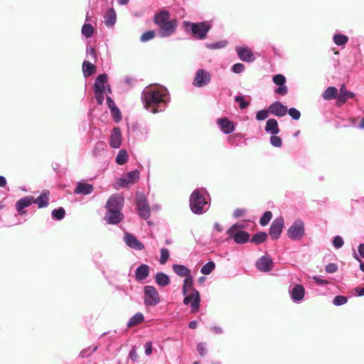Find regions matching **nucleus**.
Returning <instances> with one entry per match:
<instances>
[{
  "label": "nucleus",
  "instance_id": "3",
  "mask_svg": "<svg viewBox=\"0 0 364 364\" xmlns=\"http://www.w3.org/2000/svg\"><path fill=\"white\" fill-rule=\"evenodd\" d=\"M211 27L212 24L207 21L200 22L184 21L183 22V28L185 31L189 33L194 38L198 40L205 39Z\"/></svg>",
  "mask_w": 364,
  "mask_h": 364
},
{
  "label": "nucleus",
  "instance_id": "37",
  "mask_svg": "<svg viewBox=\"0 0 364 364\" xmlns=\"http://www.w3.org/2000/svg\"><path fill=\"white\" fill-rule=\"evenodd\" d=\"M354 95H355L353 92L347 91L343 88H341L340 93L337 98L338 103L343 104L346 102L348 98L353 97Z\"/></svg>",
  "mask_w": 364,
  "mask_h": 364
},
{
  "label": "nucleus",
  "instance_id": "39",
  "mask_svg": "<svg viewBox=\"0 0 364 364\" xmlns=\"http://www.w3.org/2000/svg\"><path fill=\"white\" fill-rule=\"evenodd\" d=\"M128 159L127 151L125 149H121L115 158V162L118 165H124L128 161Z\"/></svg>",
  "mask_w": 364,
  "mask_h": 364
},
{
  "label": "nucleus",
  "instance_id": "11",
  "mask_svg": "<svg viewBox=\"0 0 364 364\" xmlns=\"http://www.w3.org/2000/svg\"><path fill=\"white\" fill-rule=\"evenodd\" d=\"M177 28V21L171 19L159 26L158 34L160 38H168L172 36Z\"/></svg>",
  "mask_w": 364,
  "mask_h": 364
},
{
  "label": "nucleus",
  "instance_id": "6",
  "mask_svg": "<svg viewBox=\"0 0 364 364\" xmlns=\"http://www.w3.org/2000/svg\"><path fill=\"white\" fill-rule=\"evenodd\" d=\"M287 235L293 241H299L305 235V228L303 220L296 219L288 228Z\"/></svg>",
  "mask_w": 364,
  "mask_h": 364
},
{
  "label": "nucleus",
  "instance_id": "31",
  "mask_svg": "<svg viewBox=\"0 0 364 364\" xmlns=\"http://www.w3.org/2000/svg\"><path fill=\"white\" fill-rule=\"evenodd\" d=\"M96 71L95 66L90 61L85 60L82 63V73L85 77L94 74Z\"/></svg>",
  "mask_w": 364,
  "mask_h": 364
},
{
  "label": "nucleus",
  "instance_id": "8",
  "mask_svg": "<svg viewBox=\"0 0 364 364\" xmlns=\"http://www.w3.org/2000/svg\"><path fill=\"white\" fill-rule=\"evenodd\" d=\"M211 80V75L209 72L204 69H198L193 80V85L196 87H203L208 85Z\"/></svg>",
  "mask_w": 364,
  "mask_h": 364
},
{
  "label": "nucleus",
  "instance_id": "19",
  "mask_svg": "<svg viewBox=\"0 0 364 364\" xmlns=\"http://www.w3.org/2000/svg\"><path fill=\"white\" fill-rule=\"evenodd\" d=\"M217 124L225 134H229L234 132L235 129V124L228 117H221L217 119Z\"/></svg>",
  "mask_w": 364,
  "mask_h": 364
},
{
  "label": "nucleus",
  "instance_id": "15",
  "mask_svg": "<svg viewBox=\"0 0 364 364\" xmlns=\"http://www.w3.org/2000/svg\"><path fill=\"white\" fill-rule=\"evenodd\" d=\"M238 58L243 62L252 63L255 60L254 53L246 46H238L235 48Z\"/></svg>",
  "mask_w": 364,
  "mask_h": 364
},
{
  "label": "nucleus",
  "instance_id": "25",
  "mask_svg": "<svg viewBox=\"0 0 364 364\" xmlns=\"http://www.w3.org/2000/svg\"><path fill=\"white\" fill-rule=\"evenodd\" d=\"M107 82V75L106 73H101L98 75L95 80L94 84V92H105V83Z\"/></svg>",
  "mask_w": 364,
  "mask_h": 364
},
{
  "label": "nucleus",
  "instance_id": "44",
  "mask_svg": "<svg viewBox=\"0 0 364 364\" xmlns=\"http://www.w3.org/2000/svg\"><path fill=\"white\" fill-rule=\"evenodd\" d=\"M228 45L227 41H220L213 43H206L205 47L210 50H217L225 48Z\"/></svg>",
  "mask_w": 364,
  "mask_h": 364
},
{
  "label": "nucleus",
  "instance_id": "24",
  "mask_svg": "<svg viewBox=\"0 0 364 364\" xmlns=\"http://www.w3.org/2000/svg\"><path fill=\"white\" fill-rule=\"evenodd\" d=\"M94 187L92 184L88 183L78 182L74 190V193L76 194L87 196L92 193Z\"/></svg>",
  "mask_w": 364,
  "mask_h": 364
},
{
  "label": "nucleus",
  "instance_id": "34",
  "mask_svg": "<svg viewBox=\"0 0 364 364\" xmlns=\"http://www.w3.org/2000/svg\"><path fill=\"white\" fill-rule=\"evenodd\" d=\"M267 239V234L265 232L259 231L256 232L250 241L254 244L259 245L265 242Z\"/></svg>",
  "mask_w": 364,
  "mask_h": 364
},
{
  "label": "nucleus",
  "instance_id": "46",
  "mask_svg": "<svg viewBox=\"0 0 364 364\" xmlns=\"http://www.w3.org/2000/svg\"><path fill=\"white\" fill-rule=\"evenodd\" d=\"M348 297L343 295H337L333 299V304L336 306L344 305L348 302Z\"/></svg>",
  "mask_w": 364,
  "mask_h": 364
},
{
  "label": "nucleus",
  "instance_id": "41",
  "mask_svg": "<svg viewBox=\"0 0 364 364\" xmlns=\"http://www.w3.org/2000/svg\"><path fill=\"white\" fill-rule=\"evenodd\" d=\"M95 28L90 23H85L81 29L82 36L85 38H91L94 34Z\"/></svg>",
  "mask_w": 364,
  "mask_h": 364
},
{
  "label": "nucleus",
  "instance_id": "53",
  "mask_svg": "<svg viewBox=\"0 0 364 364\" xmlns=\"http://www.w3.org/2000/svg\"><path fill=\"white\" fill-rule=\"evenodd\" d=\"M269 141L272 146L279 148L282 145V139L280 136L277 135H272L269 139Z\"/></svg>",
  "mask_w": 364,
  "mask_h": 364
},
{
  "label": "nucleus",
  "instance_id": "17",
  "mask_svg": "<svg viewBox=\"0 0 364 364\" xmlns=\"http://www.w3.org/2000/svg\"><path fill=\"white\" fill-rule=\"evenodd\" d=\"M124 241L129 247L135 250H142L144 248V244L129 232L124 233Z\"/></svg>",
  "mask_w": 364,
  "mask_h": 364
},
{
  "label": "nucleus",
  "instance_id": "45",
  "mask_svg": "<svg viewBox=\"0 0 364 364\" xmlns=\"http://www.w3.org/2000/svg\"><path fill=\"white\" fill-rule=\"evenodd\" d=\"M272 218V213L269 210L265 211L259 219V224L262 226H266Z\"/></svg>",
  "mask_w": 364,
  "mask_h": 364
},
{
  "label": "nucleus",
  "instance_id": "55",
  "mask_svg": "<svg viewBox=\"0 0 364 364\" xmlns=\"http://www.w3.org/2000/svg\"><path fill=\"white\" fill-rule=\"evenodd\" d=\"M98 347L97 346H95L93 347L92 348H91V347H89L87 348V349H84L82 350L80 353V355L81 358H87L89 357L90 355H92V353H94L97 350Z\"/></svg>",
  "mask_w": 364,
  "mask_h": 364
},
{
  "label": "nucleus",
  "instance_id": "23",
  "mask_svg": "<svg viewBox=\"0 0 364 364\" xmlns=\"http://www.w3.org/2000/svg\"><path fill=\"white\" fill-rule=\"evenodd\" d=\"M150 272V267L146 264H141L135 271V279L141 282L146 279Z\"/></svg>",
  "mask_w": 364,
  "mask_h": 364
},
{
  "label": "nucleus",
  "instance_id": "5",
  "mask_svg": "<svg viewBox=\"0 0 364 364\" xmlns=\"http://www.w3.org/2000/svg\"><path fill=\"white\" fill-rule=\"evenodd\" d=\"M136 205L138 215L144 220L149 219L151 215V210L146 197L144 193H136Z\"/></svg>",
  "mask_w": 364,
  "mask_h": 364
},
{
  "label": "nucleus",
  "instance_id": "61",
  "mask_svg": "<svg viewBox=\"0 0 364 364\" xmlns=\"http://www.w3.org/2000/svg\"><path fill=\"white\" fill-rule=\"evenodd\" d=\"M86 53H87V55H90L92 59H93L95 62L96 61L97 53H96L94 48H92V46H87Z\"/></svg>",
  "mask_w": 364,
  "mask_h": 364
},
{
  "label": "nucleus",
  "instance_id": "64",
  "mask_svg": "<svg viewBox=\"0 0 364 364\" xmlns=\"http://www.w3.org/2000/svg\"><path fill=\"white\" fill-rule=\"evenodd\" d=\"M196 348L200 356H205V355L206 354V348L204 343H198L196 346Z\"/></svg>",
  "mask_w": 364,
  "mask_h": 364
},
{
  "label": "nucleus",
  "instance_id": "62",
  "mask_svg": "<svg viewBox=\"0 0 364 364\" xmlns=\"http://www.w3.org/2000/svg\"><path fill=\"white\" fill-rule=\"evenodd\" d=\"M129 358H130L133 362L137 361L138 355L136 353V349L135 346L132 347V349L129 353Z\"/></svg>",
  "mask_w": 364,
  "mask_h": 364
},
{
  "label": "nucleus",
  "instance_id": "27",
  "mask_svg": "<svg viewBox=\"0 0 364 364\" xmlns=\"http://www.w3.org/2000/svg\"><path fill=\"white\" fill-rule=\"evenodd\" d=\"M49 195L48 191H43L37 198H34V203L38 205V208H46L49 205Z\"/></svg>",
  "mask_w": 364,
  "mask_h": 364
},
{
  "label": "nucleus",
  "instance_id": "56",
  "mask_svg": "<svg viewBox=\"0 0 364 364\" xmlns=\"http://www.w3.org/2000/svg\"><path fill=\"white\" fill-rule=\"evenodd\" d=\"M287 113L294 120H298L301 117L300 112L294 107H291L289 109H287Z\"/></svg>",
  "mask_w": 364,
  "mask_h": 364
},
{
  "label": "nucleus",
  "instance_id": "18",
  "mask_svg": "<svg viewBox=\"0 0 364 364\" xmlns=\"http://www.w3.org/2000/svg\"><path fill=\"white\" fill-rule=\"evenodd\" d=\"M122 136L121 129L119 127H114L109 137V146L113 149H118L121 146Z\"/></svg>",
  "mask_w": 364,
  "mask_h": 364
},
{
  "label": "nucleus",
  "instance_id": "12",
  "mask_svg": "<svg viewBox=\"0 0 364 364\" xmlns=\"http://www.w3.org/2000/svg\"><path fill=\"white\" fill-rule=\"evenodd\" d=\"M124 198L121 193L112 194L108 198L105 208L106 210H122L124 206Z\"/></svg>",
  "mask_w": 364,
  "mask_h": 364
},
{
  "label": "nucleus",
  "instance_id": "14",
  "mask_svg": "<svg viewBox=\"0 0 364 364\" xmlns=\"http://www.w3.org/2000/svg\"><path fill=\"white\" fill-rule=\"evenodd\" d=\"M272 80L275 85H278V87L274 90V92L280 95H286L288 92V87L285 85L286 77L284 75L282 74H277L273 76Z\"/></svg>",
  "mask_w": 364,
  "mask_h": 364
},
{
  "label": "nucleus",
  "instance_id": "52",
  "mask_svg": "<svg viewBox=\"0 0 364 364\" xmlns=\"http://www.w3.org/2000/svg\"><path fill=\"white\" fill-rule=\"evenodd\" d=\"M105 150V144L103 142L98 141L96 143L93 150H92V154L94 156H97L100 154H101L102 152H103Z\"/></svg>",
  "mask_w": 364,
  "mask_h": 364
},
{
  "label": "nucleus",
  "instance_id": "59",
  "mask_svg": "<svg viewBox=\"0 0 364 364\" xmlns=\"http://www.w3.org/2000/svg\"><path fill=\"white\" fill-rule=\"evenodd\" d=\"M325 270L327 273L333 274L337 272L338 266L335 263H329L325 267Z\"/></svg>",
  "mask_w": 364,
  "mask_h": 364
},
{
  "label": "nucleus",
  "instance_id": "47",
  "mask_svg": "<svg viewBox=\"0 0 364 364\" xmlns=\"http://www.w3.org/2000/svg\"><path fill=\"white\" fill-rule=\"evenodd\" d=\"M269 114H270V112H269V107L267 109H260L257 112L255 118L257 121H263L268 118Z\"/></svg>",
  "mask_w": 364,
  "mask_h": 364
},
{
  "label": "nucleus",
  "instance_id": "7",
  "mask_svg": "<svg viewBox=\"0 0 364 364\" xmlns=\"http://www.w3.org/2000/svg\"><path fill=\"white\" fill-rule=\"evenodd\" d=\"M144 304L146 306H155L160 302V296L157 289L153 286H145L144 288Z\"/></svg>",
  "mask_w": 364,
  "mask_h": 364
},
{
  "label": "nucleus",
  "instance_id": "9",
  "mask_svg": "<svg viewBox=\"0 0 364 364\" xmlns=\"http://www.w3.org/2000/svg\"><path fill=\"white\" fill-rule=\"evenodd\" d=\"M192 294L190 295H184L183 304L188 305L191 304V311L197 312L200 308V296L199 291L196 289H191Z\"/></svg>",
  "mask_w": 364,
  "mask_h": 364
},
{
  "label": "nucleus",
  "instance_id": "50",
  "mask_svg": "<svg viewBox=\"0 0 364 364\" xmlns=\"http://www.w3.org/2000/svg\"><path fill=\"white\" fill-rule=\"evenodd\" d=\"M234 100L236 102L239 103V107L241 109H246L250 105V102L245 100L243 95H237L235 97Z\"/></svg>",
  "mask_w": 364,
  "mask_h": 364
},
{
  "label": "nucleus",
  "instance_id": "57",
  "mask_svg": "<svg viewBox=\"0 0 364 364\" xmlns=\"http://www.w3.org/2000/svg\"><path fill=\"white\" fill-rule=\"evenodd\" d=\"M344 244L343 240L341 236L336 235L333 239V245L336 249H339L343 247Z\"/></svg>",
  "mask_w": 364,
  "mask_h": 364
},
{
  "label": "nucleus",
  "instance_id": "51",
  "mask_svg": "<svg viewBox=\"0 0 364 364\" xmlns=\"http://www.w3.org/2000/svg\"><path fill=\"white\" fill-rule=\"evenodd\" d=\"M156 36V32L155 31H153V30H151V31H147L146 32H144L140 37V41L141 42H146V41H149L151 39H153Z\"/></svg>",
  "mask_w": 364,
  "mask_h": 364
},
{
  "label": "nucleus",
  "instance_id": "36",
  "mask_svg": "<svg viewBox=\"0 0 364 364\" xmlns=\"http://www.w3.org/2000/svg\"><path fill=\"white\" fill-rule=\"evenodd\" d=\"M333 43L338 46H343L348 42V37L341 33H335L333 36Z\"/></svg>",
  "mask_w": 364,
  "mask_h": 364
},
{
  "label": "nucleus",
  "instance_id": "32",
  "mask_svg": "<svg viewBox=\"0 0 364 364\" xmlns=\"http://www.w3.org/2000/svg\"><path fill=\"white\" fill-rule=\"evenodd\" d=\"M173 272L180 277H188L191 274V271L183 264H174L172 266Z\"/></svg>",
  "mask_w": 364,
  "mask_h": 364
},
{
  "label": "nucleus",
  "instance_id": "49",
  "mask_svg": "<svg viewBox=\"0 0 364 364\" xmlns=\"http://www.w3.org/2000/svg\"><path fill=\"white\" fill-rule=\"evenodd\" d=\"M110 112H111V115L113 118V120L116 123H119V122L122 121V115L120 109L117 107H114V109H112L110 110Z\"/></svg>",
  "mask_w": 364,
  "mask_h": 364
},
{
  "label": "nucleus",
  "instance_id": "33",
  "mask_svg": "<svg viewBox=\"0 0 364 364\" xmlns=\"http://www.w3.org/2000/svg\"><path fill=\"white\" fill-rule=\"evenodd\" d=\"M338 95V90L336 87H328L322 94V97L326 100L335 99Z\"/></svg>",
  "mask_w": 364,
  "mask_h": 364
},
{
  "label": "nucleus",
  "instance_id": "30",
  "mask_svg": "<svg viewBox=\"0 0 364 364\" xmlns=\"http://www.w3.org/2000/svg\"><path fill=\"white\" fill-rule=\"evenodd\" d=\"M155 282L161 287L168 286L170 282V278L168 275L164 272H157L154 276Z\"/></svg>",
  "mask_w": 364,
  "mask_h": 364
},
{
  "label": "nucleus",
  "instance_id": "28",
  "mask_svg": "<svg viewBox=\"0 0 364 364\" xmlns=\"http://www.w3.org/2000/svg\"><path fill=\"white\" fill-rule=\"evenodd\" d=\"M170 14L166 10H161L154 16V21L158 26L169 21Z\"/></svg>",
  "mask_w": 364,
  "mask_h": 364
},
{
  "label": "nucleus",
  "instance_id": "43",
  "mask_svg": "<svg viewBox=\"0 0 364 364\" xmlns=\"http://www.w3.org/2000/svg\"><path fill=\"white\" fill-rule=\"evenodd\" d=\"M215 268V264L213 261H210L205 264L200 269V272L204 275L210 274Z\"/></svg>",
  "mask_w": 364,
  "mask_h": 364
},
{
  "label": "nucleus",
  "instance_id": "13",
  "mask_svg": "<svg viewBox=\"0 0 364 364\" xmlns=\"http://www.w3.org/2000/svg\"><path fill=\"white\" fill-rule=\"evenodd\" d=\"M274 265V262L272 259L269 255H264L259 258L256 263V268L263 272H267L272 269Z\"/></svg>",
  "mask_w": 364,
  "mask_h": 364
},
{
  "label": "nucleus",
  "instance_id": "4",
  "mask_svg": "<svg viewBox=\"0 0 364 364\" xmlns=\"http://www.w3.org/2000/svg\"><path fill=\"white\" fill-rule=\"evenodd\" d=\"M243 226L239 223L232 225L228 230L229 238L233 239L239 245L247 243L250 240V234L246 231L240 230Z\"/></svg>",
  "mask_w": 364,
  "mask_h": 364
},
{
  "label": "nucleus",
  "instance_id": "60",
  "mask_svg": "<svg viewBox=\"0 0 364 364\" xmlns=\"http://www.w3.org/2000/svg\"><path fill=\"white\" fill-rule=\"evenodd\" d=\"M312 279L318 285L324 286L329 284L328 280L322 279L321 276H314Z\"/></svg>",
  "mask_w": 364,
  "mask_h": 364
},
{
  "label": "nucleus",
  "instance_id": "21",
  "mask_svg": "<svg viewBox=\"0 0 364 364\" xmlns=\"http://www.w3.org/2000/svg\"><path fill=\"white\" fill-rule=\"evenodd\" d=\"M291 299L295 303L301 302L305 295V289L301 284H295L289 291Z\"/></svg>",
  "mask_w": 364,
  "mask_h": 364
},
{
  "label": "nucleus",
  "instance_id": "29",
  "mask_svg": "<svg viewBox=\"0 0 364 364\" xmlns=\"http://www.w3.org/2000/svg\"><path fill=\"white\" fill-rule=\"evenodd\" d=\"M105 24L107 27H112L117 21V15L114 9L110 8L106 12L105 16Z\"/></svg>",
  "mask_w": 364,
  "mask_h": 364
},
{
  "label": "nucleus",
  "instance_id": "16",
  "mask_svg": "<svg viewBox=\"0 0 364 364\" xmlns=\"http://www.w3.org/2000/svg\"><path fill=\"white\" fill-rule=\"evenodd\" d=\"M124 218L122 210H107L105 219L108 224L117 225Z\"/></svg>",
  "mask_w": 364,
  "mask_h": 364
},
{
  "label": "nucleus",
  "instance_id": "1",
  "mask_svg": "<svg viewBox=\"0 0 364 364\" xmlns=\"http://www.w3.org/2000/svg\"><path fill=\"white\" fill-rule=\"evenodd\" d=\"M141 100L146 109L153 114L164 112L170 102L168 90L163 86H148L141 92Z\"/></svg>",
  "mask_w": 364,
  "mask_h": 364
},
{
  "label": "nucleus",
  "instance_id": "10",
  "mask_svg": "<svg viewBox=\"0 0 364 364\" xmlns=\"http://www.w3.org/2000/svg\"><path fill=\"white\" fill-rule=\"evenodd\" d=\"M284 227V220L282 217L274 219L272 223L269 230V235L271 238L274 240H278L281 236Z\"/></svg>",
  "mask_w": 364,
  "mask_h": 364
},
{
  "label": "nucleus",
  "instance_id": "2",
  "mask_svg": "<svg viewBox=\"0 0 364 364\" xmlns=\"http://www.w3.org/2000/svg\"><path fill=\"white\" fill-rule=\"evenodd\" d=\"M209 200V194L205 188L195 189L189 198V205L192 213L201 215L207 212L210 208Z\"/></svg>",
  "mask_w": 364,
  "mask_h": 364
},
{
  "label": "nucleus",
  "instance_id": "58",
  "mask_svg": "<svg viewBox=\"0 0 364 364\" xmlns=\"http://www.w3.org/2000/svg\"><path fill=\"white\" fill-rule=\"evenodd\" d=\"M231 70L237 74L242 73L245 70V65L240 63H235L232 66Z\"/></svg>",
  "mask_w": 364,
  "mask_h": 364
},
{
  "label": "nucleus",
  "instance_id": "35",
  "mask_svg": "<svg viewBox=\"0 0 364 364\" xmlns=\"http://www.w3.org/2000/svg\"><path fill=\"white\" fill-rule=\"evenodd\" d=\"M144 320V315L138 312L132 316L127 322V327H132L141 323Z\"/></svg>",
  "mask_w": 364,
  "mask_h": 364
},
{
  "label": "nucleus",
  "instance_id": "42",
  "mask_svg": "<svg viewBox=\"0 0 364 364\" xmlns=\"http://www.w3.org/2000/svg\"><path fill=\"white\" fill-rule=\"evenodd\" d=\"M65 215V210L63 207H59L58 208H55L53 210L51 213V216L53 220H61L64 218Z\"/></svg>",
  "mask_w": 364,
  "mask_h": 364
},
{
  "label": "nucleus",
  "instance_id": "22",
  "mask_svg": "<svg viewBox=\"0 0 364 364\" xmlns=\"http://www.w3.org/2000/svg\"><path fill=\"white\" fill-rule=\"evenodd\" d=\"M34 203V197L31 196L23 197L18 200L16 203V209L17 212L22 215L25 213L24 208L29 207Z\"/></svg>",
  "mask_w": 364,
  "mask_h": 364
},
{
  "label": "nucleus",
  "instance_id": "48",
  "mask_svg": "<svg viewBox=\"0 0 364 364\" xmlns=\"http://www.w3.org/2000/svg\"><path fill=\"white\" fill-rule=\"evenodd\" d=\"M169 251L167 248H161L160 250L159 263L161 264H166L169 258Z\"/></svg>",
  "mask_w": 364,
  "mask_h": 364
},
{
  "label": "nucleus",
  "instance_id": "38",
  "mask_svg": "<svg viewBox=\"0 0 364 364\" xmlns=\"http://www.w3.org/2000/svg\"><path fill=\"white\" fill-rule=\"evenodd\" d=\"M124 176L132 185L136 183L139 179L140 173L139 170L135 169L134 171L127 172Z\"/></svg>",
  "mask_w": 364,
  "mask_h": 364
},
{
  "label": "nucleus",
  "instance_id": "54",
  "mask_svg": "<svg viewBox=\"0 0 364 364\" xmlns=\"http://www.w3.org/2000/svg\"><path fill=\"white\" fill-rule=\"evenodd\" d=\"M131 185L129 181L125 178L124 176L119 178L117 179V183L115 185V188L119 189V188H125L128 187Z\"/></svg>",
  "mask_w": 364,
  "mask_h": 364
},
{
  "label": "nucleus",
  "instance_id": "40",
  "mask_svg": "<svg viewBox=\"0 0 364 364\" xmlns=\"http://www.w3.org/2000/svg\"><path fill=\"white\" fill-rule=\"evenodd\" d=\"M193 283V279L191 274L189 276L186 277V279L183 281V285L182 288V293L183 295H186L188 292V291H191L192 286Z\"/></svg>",
  "mask_w": 364,
  "mask_h": 364
},
{
  "label": "nucleus",
  "instance_id": "20",
  "mask_svg": "<svg viewBox=\"0 0 364 364\" xmlns=\"http://www.w3.org/2000/svg\"><path fill=\"white\" fill-rule=\"evenodd\" d=\"M268 107L270 114L276 117H282L285 116L287 113V107L279 101L272 102Z\"/></svg>",
  "mask_w": 364,
  "mask_h": 364
},
{
  "label": "nucleus",
  "instance_id": "63",
  "mask_svg": "<svg viewBox=\"0 0 364 364\" xmlns=\"http://www.w3.org/2000/svg\"><path fill=\"white\" fill-rule=\"evenodd\" d=\"M104 92L102 91L100 92H95V100L98 105H102L104 102Z\"/></svg>",
  "mask_w": 364,
  "mask_h": 364
},
{
  "label": "nucleus",
  "instance_id": "26",
  "mask_svg": "<svg viewBox=\"0 0 364 364\" xmlns=\"http://www.w3.org/2000/svg\"><path fill=\"white\" fill-rule=\"evenodd\" d=\"M264 130L266 132L272 135L278 134L280 132V129L277 119L274 118L269 119L266 122Z\"/></svg>",
  "mask_w": 364,
  "mask_h": 364
}]
</instances>
